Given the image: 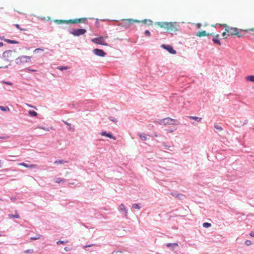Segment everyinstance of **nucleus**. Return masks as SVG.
<instances>
[{"instance_id": "29", "label": "nucleus", "mask_w": 254, "mask_h": 254, "mask_svg": "<svg viewBox=\"0 0 254 254\" xmlns=\"http://www.w3.org/2000/svg\"><path fill=\"white\" fill-rule=\"evenodd\" d=\"M64 123L65 124V125H67V126H68V129L69 130H73V128L72 127H71V124H69V123H68L66 121H64Z\"/></svg>"}, {"instance_id": "13", "label": "nucleus", "mask_w": 254, "mask_h": 254, "mask_svg": "<svg viewBox=\"0 0 254 254\" xmlns=\"http://www.w3.org/2000/svg\"><path fill=\"white\" fill-rule=\"evenodd\" d=\"M119 209L120 211H123L124 212L125 216L127 217L128 211L127 207L122 203L119 206Z\"/></svg>"}, {"instance_id": "55", "label": "nucleus", "mask_w": 254, "mask_h": 254, "mask_svg": "<svg viewBox=\"0 0 254 254\" xmlns=\"http://www.w3.org/2000/svg\"><path fill=\"white\" fill-rule=\"evenodd\" d=\"M27 70H28V71H32V72L36 71L34 69H30V68H27Z\"/></svg>"}, {"instance_id": "37", "label": "nucleus", "mask_w": 254, "mask_h": 254, "mask_svg": "<svg viewBox=\"0 0 254 254\" xmlns=\"http://www.w3.org/2000/svg\"><path fill=\"white\" fill-rule=\"evenodd\" d=\"M156 123L159 125H164V119L159 120Z\"/></svg>"}, {"instance_id": "49", "label": "nucleus", "mask_w": 254, "mask_h": 254, "mask_svg": "<svg viewBox=\"0 0 254 254\" xmlns=\"http://www.w3.org/2000/svg\"><path fill=\"white\" fill-rule=\"evenodd\" d=\"M6 38L4 36H0V40H3L4 41V40H5Z\"/></svg>"}, {"instance_id": "12", "label": "nucleus", "mask_w": 254, "mask_h": 254, "mask_svg": "<svg viewBox=\"0 0 254 254\" xmlns=\"http://www.w3.org/2000/svg\"><path fill=\"white\" fill-rule=\"evenodd\" d=\"M99 134H101L102 136H105L108 138L116 140V137L115 136H114L111 132H107L106 131H102Z\"/></svg>"}, {"instance_id": "59", "label": "nucleus", "mask_w": 254, "mask_h": 254, "mask_svg": "<svg viewBox=\"0 0 254 254\" xmlns=\"http://www.w3.org/2000/svg\"><path fill=\"white\" fill-rule=\"evenodd\" d=\"M5 137H0V139H4Z\"/></svg>"}, {"instance_id": "53", "label": "nucleus", "mask_w": 254, "mask_h": 254, "mask_svg": "<svg viewBox=\"0 0 254 254\" xmlns=\"http://www.w3.org/2000/svg\"><path fill=\"white\" fill-rule=\"evenodd\" d=\"M64 250H65L66 251L68 252V251H69L70 250V249H69V248H68V247H65V248H64Z\"/></svg>"}, {"instance_id": "15", "label": "nucleus", "mask_w": 254, "mask_h": 254, "mask_svg": "<svg viewBox=\"0 0 254 254\" xmlns=\"http://www.w3.org/2000/svg\"><path fill=\"white\" fill-rule=\"evenodd\" d=\"M137 135H138L140 137V138L142 141H146L147 140V137L144 133H141L140 132L137 133Z\"/></svg>"}, {"instance_id": "34", "label": "nucleus", "mask_w": 254, "mask_h": 254, "mask_svg": "<svg viewBox=\"0 0 254 254\" xmlns=\"http://www.w3.org/2000/svg\"><path fill=\"white\" fill-rule=\"evenodd\" d=\"M162 145L165 147V149L169 150H171L170 149L171 146L166 144V143L165 142H163Z\"/></svg>"}, {"instance_id": "40", "label": "nucleus", "mask_w": 254, "mask_h": 254, "mask_svg": "<svg viewBox=\"0 0 254 254\" xmlns=\"http://www.w3.org/2000/svg\"><path fill=\"white\" fill-rule=\"evenodd\" d=\"M252 244V242L250 240H247L245 242V244L247 246H249L251 245Z\"/></svg>"}, {"instance_id": "62", "label": "nucleus", "mask_w": 254, "mask_h": 254, "mask_svg": "<svg viewBox=\"0 0 254 254\" xmlns=\"http://www.w3.org/2000/svg\"><path fill=\"white\" fill-rule=\"evenodd\" d=\"M0 200L1 201H4V200L0 197Z\"/></svg>"}, {"instance_id": "19", "label": "nucleus", "mask_w": 254, "mask_h": 254, "mask_svg": "<svg viewBox=\"0 0 254 254\" xmlns=\"http://www.w3.org/2000/svg\"><path fill=\"white\" fill-rule=\"evenodd\" d=\"M196 35L197 36L201 37V36H206L207 35V34H206V32L205 31H199L198 32H197L196 34Z\"/></svg>"}, {"instance_id": "36", "label": "nucleus", "mask_w": 254, "mask_h": 254, "mask_svg": "<svg viewBox=\"0 0 254 254\" xmlns=\"http://www.w3.org/2000/svg\"><path fill=\"white\" fill-rule=\"evenodd\" d=\"M24 253L26 254H32L34 253V250L33 249H28L24 251Z\"/></svg>"}, {"instance_id": "21", "label": "nucleus", "mask_w": 254, "mask_h": 254, "mask_svg": "<svg viewBox=\"0 0 254 254\" xmlns=\"http://www.w3.org/2000/svg\"><path fill=\"white\" fill-rule=\"evenodd\" d=\"M189 118L190 119L195 120L197 122H200L201 120V118L197 117H194V116H189Z\"/></svg>"}, {"instance_id": "43", "label": "nucleus", "mask_w": 254, "mask_h": 254, "mask_svg": "<svg viewBox=\"0 0 254 254\" xmlns=\"http://www.w3.org/2000/svg\"><path fill=\"white\" fill-rule=\"evenodd\" d=\"M144 34L146 35V36H150V31L148 30H146L144 32Z\"/></svg>"}, {"instance_id": "31", "label": "nucleus", "mask_w": 254, "mask_h": 254, "mask_svg": "<svg viewBox=\"0 0 254 254\" xmlns=\"http://www.w3.org/2000/svg\"><path fill=\"white\" fill-rule=\"evenodd\" d=\"M44 51V49L43 48H36V49H35L34 50L33 52H34V53H37L40 52H43Z\"/></svg>"}, {"instance_id": "3", "label": "nucleus", "mask_w": 254, "mask_h": 254, "mask_svg": "<svg viewBox=\"0 0 254 254\" xmlns=\"http://www.w3.org/2000/svg\"><path fill=\"white\" fill-rule=\"evenodd\" d=\"M30 61L31 57L27 56H21L15 59V63L17 64H21L23 63H28Z\"/></svg>"}, {"instance_id": "18", "label": "nucleus", "mask_w": 254, "mask_h": 254, "mask_svg": "<svg viewBox=\"0 0 254 254\" xmlns=\"http://www.w3.org/2000/svg\"><path fill=\"white\" fill-rule=\"evenodd\" d=\"M28 113L31 117H36L38 115L37 113L34 110H29Z\"/></svg>"}, {"instance_id": "22", "label": "nucleus", "mask_w": 254, "mask_h": 254, "mask_svg": "<svg viewBox=\"0 0 254 254\" xmlns=\"http://www.w3.org/2000/svg\"><path fill=\"white\" fill-rule=\"evenodd\" d=\"M132 208L134 209H140L141 207L139 203H134L132 204Z\"/></svg>"}, {"instance_id": "35", "label": "nucleus", "mask_w": 254, "mask_h": 254, "mask_svg": "<svg viewBox=\"0 0 254 254\" xmlns=\"http://www.w3.org/2000/svg\"><path fill=\"white\" fill-rule=\"evenodd\" d=\"M58 68L61 70V71H64V70H66L67 69V66H59Z\"/></svg>"}, {"instance_id": "38", "label": "nucleus", "mask_w": 254, "mask_h": 254, "mask_svg": "<svg viewBox=\"0 0 254 254\" xmlns=\"http://www.w3.org/2000/svg\"><path fill=\"white\" fill-rule=\"evenodd\" d=\"M20 165H22L26 168H29V167H31L32 165H29L26 163H22L20 164Z\"/></svg>"}, {"instance_id": "1", "label": "nucleus", "mask_w": 254, "mask_h": 254, "mask_svg": "<svg viewBox=\"0 0 254 254\" xmlns=\"http://www.w3.org/2000/svg\"><path fill=\"white\" fill-rule=\"evenodd\" d=\"M225 31L228 33L227 35H237L239 37H242L247 32L248 30H243L237 28L230 27L226 24L224 25Z\"/></svg>"}, {"instance_id": "8", "label": "nucleus", "mask_w": 254, "mask_h": 254, "mask_svg": "<svg viewBox=\"0 0 254 254\" xmlns=\"http://www.w3.org/2000/svg\"><path fill=\"white\" fill-rule=\"evenodd\" d=\"M91 41L97 44L101 45H104V46H107L108 44L104 42V39L103 37H99L95 38H93L91 40Z\"/></svg>"}, {"instance_id": "54", "label": "nucleus", "mask_w": 254, "mask_h": 254, "mask_svg": "<svg viewBox=\"0 0 254 254\" xmlns=\"http://www.w3.org/2000/svg\"><path fill=\"white\" fill-rule=\"evenodd\" d=\"M250 236L253 237H254V232H251Z\"/></svg>"}, {"instance_id": "30", "label": "nucleus", "mask_w": 254, "mask_h": 254, "mask_svg": "<svg viewBox=\"0 0 254 254\" xmlns=\"http://www.w3.org/2000/svg\"><path fill=\"white\" fill-rule=\"evenodd\" d=\"M109 120H110V121L113 122H114V123H117V122H118V120H117V119H116V118H115L114 117H113V116H110V117H109Z\"/></svg>"}, {"instance_id": "52", "label": "nucleus", "mask_w": 254, "mask_h": 254, "mask_svg": "<svg viewBox=\"0 0 254 254\" xmlns=\"http://www.w3.org/2000/svg\"><path fill=\"white\" fill-rule=\"evenodd\" d=\"M99 24V22L98 21V19H96V21L95 22L96 26H98Z\"/></svg>"}, {"instance_id": "64", "label": "nucleus", "mask_w": 254, "mask_h": 254, "mask_svg": "<svg viewBox=\"0 0 254 254\" xmlns=\"http://www.w3.org/2000/svg\"><path fill=\"white\" fill-rule=\"evenodd\" d=\"M251 31H254V29H251Z\"/></svg>"}, {"instance_id": "23", "label": "nucleus", "mask_w": 254, "mask_h": 254, "mask_svg": "<svg viewBox=\"0 0 254 254\" xmlns=\"http://www.w3.org/2000/svg\"><path fill=\"white\" fill-rule=\"evenodd\" d=\"M9 217L11 218H19L20 216H19V215L16 213V214H9Z\"/></svg>"}, {"instance_id": "57", "label": "nucleus", "mask_w": 254, "mask_h": 254, "mask_svg": "<svg viewBox=\"0 0 254 254\" xmlns=\"http://www.w3.org/2000/svg\"><path fill=\"white\" fill-rule=\"evenodd\" d=\"M2 167V162L0 160V168Z\"/></svg>"}, {"instance_id": "28", "label": "nucleus", "mask_w": 254, "mask_h": 254, "mask_svg": "<svg viewBox=\"0 0 254 254\" xmlns=\"http://www.w3.org/2000/svg\"><path fill=\"white\" fill-rule=\"evenodd\" d=\"M65 181V180L64 179L58 178L56 179L55 182L57 183H60L61 182H64Z\"/></svg>"}, {"instance_id": "5", "label": "nucleus", "mask_w": 254, "mask_h": 254, "mask_svg": "<svg viewBox=\"0 0 254 254\" xmlns=\"http://www.w3.org/2000/svg\"><path fill=\"white\" fill-rule=\"evenodd\" d=\"M86 31V30L83 28L73 29L69 31V33L75 36H79L84 34Z\"/></svg>"}, {"instance_id": "50", "label": "nucleus", "mask_w": 254, "mask_h": 254, "mask_svg": "<svg viewBox=\"0 0 254 254\" xmlns=\"http://www.w3.org/2000/svg\"><path fill=\"white\" fill-rule=\"evenodd\" d=\"M154 136L155 137H158V136H161V135L160 134H158L157 133H154Z\"/></svg>"}, {"instance_id": "20", "label": "nucleus", "mask_w": 254, "mask_h": 254, "mask_svg": "<svg viewBox=\"0 0 254 254\" xmlns=\"http://www.w3.org/2000/svg\"><path fill=\"white\" fill-rule=\"evenodd\" d=\"M67 161H64V160H56L55 162H54V164H64V163H66Z\"/></svg>"}, {"instance_id": "4", "label": "nucleus", "mask_w": 254, "mask_h": 254, "mask_svg": "<svg viewBox=\"0 0 254 254\" xmlns=\"http://www.w3.org/2000/svg\"><path fill=\"white\" fill-rule=\"evenodd\" d=\"M133 22L140 23V21L133 19H128L122 21L120 23L119 25L125 27V28H128L130 25L132 24Z\"/></svg>"}, {"instance_id": "48", "label": "nucleus", "mask_w": 254, "mask_h": 254, "mask_svg": "<svg viewBox=\"0 0 254 254\" xmlns=\"http://www.w3.org/2000/svg\"><path fill=\"white\" fill-rule=\"evenodd\" d=\"M4 83L6 85H11L12 84V83L9 81L4 82Z\"/></svg>"}, {"instance_id": "33", "label": "nucleus", "mask_w": 254, "mask_h": 254, "mask_svg": "<svg viewBox=\"0 0 254 254\" xmlns=\"http://www.w3.org/2000/svg\"><path fill=\"white\" fill-rule=\"evenodd\" d=\"M211 223L208 222H204L203 223L202 226L204 228H209L211 226Z\"/></svg>"}, {"instance_id": "14", "label": "nucleus", "mask_w": 254, "mask_h": 254, "mask_svg": "<svg viewBox=\"0 0 254 254\" xmlns=\"http://www.w3.org/2000/svg\"><path fill=\"white\" fill-rule=\"evenodd\" d=\"M169 23V22H157L156 23V24L161 27L166 28L168 29Z\"/></svg>"}, {"instance_id": "27", "label": "nucleus", "mask_w": 254, "mask_h": 254, "mask_svg": "<svg viewBox=\"0 0 254 254\" xmlns=\"http://www.w3.org/2000/svg\"><path fill=\"white\" fill-rule=\"evenodd\" d=\"M0 110L4 112L9 111V108L7 106H0Z\"/></svg>"}, {"instance_id": "26", "label": "nucleus", "mask_w": 254, "mask_h": 254, "mask_svg": "<svg viewBox=\"0 0 254 254\" xmlns=\"http://www.w3.org/2000/svg\"><path fill=\"white\" fill-rule=\"evenodd\" d=\"M177 246H178L177 243H167L166 244V246L168 248H170V247L174 248Z\"/></svg>"}, {"instance_id": "2", "label": "nucleus", "mask_w": 254, "mask_h": 254, "mask_svg": "<svg viewBox=\"0 0 254 254\" xmlns=\"http://www.w3.org/2000/svg\"><path fill=\"white\" fill-rule=\"evenodd\" d=\"M86 20L85 18H82L79 19H70L69 20H54V22L58 24H62L64 23L66 24H75L78 23H83Z\"/></svg>"}, {"instance_id": "41", "label": "nucleus", "mask_w": 254, "mask_h": 254, "mask_svg": "<svg viewBox=\"0 0 254 254\" xmlns=\"http://www.w3.org/2000/svg\"><path fill=\"white\" fill-rule=\"evenodd\" d=\"M38 128H40V129H44V130H45L46 131H49V128L47 127H45L40 126V127H39Z\"/></svg>"}, {"instance_id": "7", "label": "nucleus", "mask_w": 254, "mask_h": 254, "mask_svg": "<svg viewBox=\"0 0 254 254\" xmlns=\"http://www.w3.org/2000/svg\"><path fill=\"white\" fill-rule=\"evenodd\" d=\"M161 47L167 51L170 54L175 55L177 53L172 46L167 44H162Z\"/></svg>"}, {"instance_id": "10", "label": "nucleus", "mask_w": 254, "mask_h": 254, "mask_svg": "<svg viewBox=\"0 0 254 254\" xmlns=\"http://www.w3.org/2000/svg\"><path fill=\"white\" fill-rule=\"evenodd\" d=\"M93 53L95 55L101 57H104L107 55L106 53L103 50L97 48L94 49L93 50Z\"/></svg>"}, {"instance_id": "61", "label": "nucleus", "mask_w": 254, "mask_h": 254, "mask_svg": "<svg viewBox=\"0 0 254 254\" xmlns=\"http://www.w3.org/2000/svg\"><path fill=\"white\" fill-rule=\"evenodd\" d=\"M41 19H42V20H45V17H42V18H41Z\"/></svg>"}, {"instance_id": "6", "label": "nucleus", "mask_w": 254, "mask_h": 254, "mask_svg": "<svg viewBox=\"0 0 254 254\" xmlns=\"http://www.w3.org/2000/svg\"><path fill=\"white\" fill-rule=\"evenodd\" d=\"M180 28L179 24L176 22H169L168 25V29L172 32H176L179 30Z\"/></svg>"}, {"instance_id": "32", "label": "nucleus", "mask_w": 254, "mask_h": 254, "mask_svg": "<svg viewBox=\"0 0 254 254\" xmlns=\"http://www.w3.org/2000/svg\"><path fill=\"white\" fill-rule=\"evenodd\" d=\"M214 127L215 129L218 130L219 131H222L223 130V128L217 124L214 125Z\"/></svg>"}, {"instance_id": "42", "label": "nucleus", "mask_w": 254, "mask_h": 254, "mask_svg": "<svg viewBox=\"0 0 254 254\" xmlns=\"http://www.w3.org/2000/svg\"><path fill=\"white\" fill-rule=\"evenodd\" d=\"M172 195L176 197H178L179 198H181V196H182L183 195L181 194H177V193H172Z\"/></svg>"}, {"instance_id": "47", "label": "nucleus", "mask_w": 254, "mask_h": 254, "mask_svg": "<svg viewBox=\"0 0 254 254\" xmlns=\"http://www.w3.org/2000/svg\"><path fill=\"white\" fill-rule=\"evenodd\" d=\"M38 239H39V236L34 237H31V240H38Z\"/></svg>"}, {"instance_id": "51", "label": "nucleus", "mask_w": 254, "mask_h": 254, "mask_svg": "<svg viewBox=\"0 0 254 254\" xmlns=\"http://www.w3.org/2000/svg\"><path fill=\"white\" fill-rule=\"evenodd\" d=\"M196 26L198 28H200L201 26V24H200V23H197L196 24Z\"/></svg>"}, {"instance_id": "39", "label": "nucleus", "mask_w": 254, "mask_h": 254, "mask_svg": "<svg viewBox=\"0 0 254 254\" xmlns=\"http://www.w3.org/2000/svg\"><path fill=\"white\" fill-rule=\"evenodd\" d=\"M14 26L18 29H19L21 31H25V29L24 28H21L20 27V25L18 24H15Z\"/></svg>"}, {"instance_id": "45", "label": "nucleus", "mask_w": 254, "mask_h": 254, "mask_svg": "<svg viewBox=\"0 0 254 254\" xmlns=\"http://www.w3.org/2000/svg\"><path fill=\"white\" fill-rule=\"evenodd\" d=\"M227 34H228V33H227V32H223V33L222 35H223V36L224 38H226L228 36H229V35H227Z\"/></svg>"}, {"instance_id": "60", "label": "nucleus", "mask_w": 254, "mask_h": 254, "mask_svg": "<svg viewBox=\"0 0 254 254\" xmlns=\"http://www.w3.org/2000/svg\"><path fill=\"white\" fill-rule=\"evenodd\" d=\"M3 67H4V68H7V67H8V66H7V65H6V66H4Z\"/></svg>"}, {"instance_id": "9", "label": "nucleus", "mask_w": 254, "mask_h": 254, "mask_svg": "<svg viewBox=\"0 0 254 254\" xmlns=\"http://www.w3.org/2000/svg\"><path fill=\"white\" fill-rule=\"evenodd\" d=\"M12 51L10 50L4 51L2 55L1 58L5 61H9V58H10L12 55Z\"/></svg>"}, {"instance_id": "17", "label": "nucleus", "mask_w": 254, "mask_h": 254, "mask_svg": "<svg viewBox=\"0 0 254 254\" xmlns=\"http://www.w3.org/2000/svg\"><path fill=\"white\" fill-rule=\"evenodd\" d=\"M247 81H251L254 83V75H250L246 77Z\"/></svg>"}, {"instance_id": "56", "label": "nucleus", "mask_w": 254, "mask_h": 254, "mask_svg": "<svg viewBox=\"0 0 254 254\" xmlns=\"http://www.w3.org/2000/svg\"><path fill=\"white\" fill-rule=\"evenodd\" d=\"M4 46V44L1 42H0V47H2Z\"/></svg>"}, {"instance_id": "11", "label": "nucleus", "mask_w": 254, "mask_h": 254, "mask_svg": "<svg viewBox=\"0 0 254 254\" xmlns=\"http://www.w3.org/2000/svg\"><path fill=\"white\" fill-rule=\"evenodd\" d=\"M175 122H177L176 120L171 119L170 118H164V125H179L180 123L177 122V123H175Z\"/></svg>"}, {"instance_id": "44", "label": "nucleus", "mask_w": 254, "mask_h": 254, "mask_svg": "<svg viewBox=\"0 0 254 254\" xmlns=\"http://www.w3.org/2000/svg\"><path fill=\"white\" fill-rule=\"evenodd\" d=\"M112 254H123V252L118 251H114Z\"/></svg>"}, {"instance_id": "46", "label": "nucleus", "mask_w": 254, "mask_h": 254, "mask_svg": "<svg viewBox=\"0 0 254 254\" xmlns=\"http://www.w3.org/2000/svg\"><path fill=\"white\" fill-rule=\"evenodd\" d=\"M65 243L64 241H58L57 242V244L58 245H59V244H64Z\"/></svg>"}, {"instance_id": "25", "label": "nucleus", "mask_w": 254, "mask_h": 254, "mask_svg": "<svg viewBox=\"0 0 254 254\" xmlns=\"http://www.w3.org/2000/svg\"><path fill=\"white\" fill-rule=\"evenodd\" d=\"M141 22L144 24H146L147 22H148V24L149 25L152 24V21L150 19H144Z\"/></svg>"}, {"instance_id": "63", "label": "nucleus", "mask_w": 254, "mask_h": 254, "mask_svg": "<svg viewBox=\"0 0 254 254\" xmlns=\"http://www.w3.org/2000/svg\"><path fill=\"white\" fill-rule=\"evenodd\" d=\"M247 123V121H245L244 124H246Z\"/></svg>"}, {"instance_id": "16", "label": "nucleus", "mask_w": 254, "mask_h": 254, "mask_svg": "<svg viewBox=\"0 0 254 254\" xmlns=\"http://www.w3.org/2000/svg\"><path fill=\"white\" fill-rule=\"evenodd\" d=\"M4 41L7 42V43L11 44H17L19 43V42L17 41L8 39H6L5 40H4Z\"/></svg>"}, {"instance_id": "24", "label": "nucleus", "mask_w": 254, "mask_h": 254, "mask_svg": "<svg viewBox=\"0 0 254 254\" xmlns=\"http://www.w3.org/2000/svg\"><path fill=\"white\" fill-rule=\"evenodd\" d=\"M212 40L213 42V43L215 44H218L219 45H220L221 44L220 40L216 38H213Z\"/></svg>"}, {"instance_id": "58", "label": "nucleus", "mask_w": 254, "mask_h": 254, "mask_svg": "<svg viewBox=\"0 0 254 254\" xmlns=\"http://www.w3.org/2000/svg\"><path fill=\"white\" fill-rule=\"evenodd\" d=\"M11 200H15V198H13V197H12V198H11Z\"/></svg>"}]
</instances>
